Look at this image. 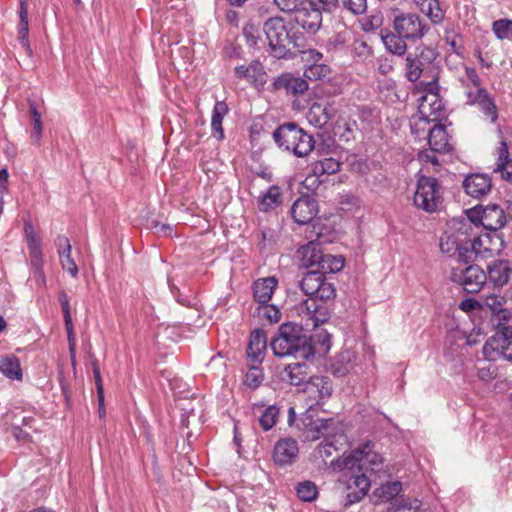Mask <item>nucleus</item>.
I'll use <instances>...</instances> for the list:
<instances>
[{
	"instance_id": "1",
	"label": "nucleus",
	"mask_w": 512,
	"mask_h": 512,
	"mask_svg": "<svg viewBox=\"0 0 512 512\" xmlns=\"http://www.w3.org/2000/svg\"><path fill=\"white\" fill-rule=\"evenodd\" d=\"M300 288L308 298L301 302L299 314L311 320L313 327L325 323L330 318L331 306L336 296L334 286L315 269L304 274Z\"/></svg>"
},
{
	"instance_id": "2",
	"label": "nucleus",
	"mask_w": 512,
	"mask_h": 512,
	"mask_svg": "<svg viewBox=\"0 0 512 512\" xmlns=\"http://www.w3.org/2000/svg\"><path fill=\"white\" fill-rule=\"evenodd\" d=\"M392 28L393 31L382 33L383 43L389 52L402 56L407 51L406 41L421 39L430 26L415 13H402L395 17Z\"/></svg>"
},
{
	"instance_id": "3",
	"label": "nucleus",
	"mask_w": 512,
	"mask_h": 512,
	"mask_svg": "<svg viewBox=\"0 0 512 512\" xmlns=\"http://www.w3.org/2000/svg\"><path fill=\"white\" fill-rule=\"evenodd\" d=\"M270 347L276 357H294L308 360L315 354L312 337L303 333L302 328L287 322L280 325L278 333L271 339Z\"/></svg>"
},
{
	"instance_id": "4",
	"label": "nucleus",
	"mask_w": 512,
	"mask_h": 512,
	"mask_svg": "<svg viewBox=\"0 0 512 512\" xmlns=\"http://www.w3.org/2000/svg\"><path fill=\"white\" fill-rule=\"evenodd\" d=\"M293 29L294 26L291 23H286L283 18L278 16L270 17L264 22L263 32L273 57L285 58L290 52V45L294 48L301 46L302 34Z\"/></svg>"
},
{
	"instance_id": "5",
	"label": "nucleus",
	"mask_w": 512,
	"mask_h": 512,
	"mask_svg": "<svg viewBox=\"0 0 512 512\" xmlns=\"http://www.w3.org/2000/svg\"><path fill=\"white\" fill-rule=\"evenodd\" d=\"M272 137L280 150L292 153L297 158L308 156L315 147L313 136L294 122L278 126Z\"/></svg>"
},
{
	"instance_id": "6",
	"label": "nucleus",
	"mask_w": 512,
	"mask_h": 512,
	"mask_svg": "<svg viewBox=\"0 0 512 512\" xmlns=\"http://www.w3.org/2000/svg\"><path fill=\"white\" fill-rule=\"evenodd\" d=\"M300 422L298 428L303 431L305 440L315 441L322 436L324 437V440L317 447V453L320 457H330L337 450L333 441L330 440L332 436L330 428L334 425L333 419L313 420L311 415L304 414Z\"/></svg>"
},
{
	"instance_id": "7",
	"label": "nucleus",
	"mask_w": 512,
	"mask_h": 512,
	"mask_svg": "<svg viewBox=\"0 0 512 512\" xmlns=\"http://www.w3.org/2000/svg\"><path fill=\"white\" fill-rule=\"evenodd\" d=\"M443 189L435 177L419 175L413 196L415 207L426 213L438 212L443 205Z\"/></svg>"
},
{
	"instance_id": "8",
	"label": "nucleus",
	"mask_w": 512,
	"mask_h": 512,
	"mask_svg": "<svg viewBox=\"0 0 512 512\" xmlns=\"http://www.w3.org/2000/svg\"><path fill=\"white\" fill-rule=\"evenodd\" d=\"M468 220L475 226H483L488 231H499L508 220L504 209L498 204L476 205L465 211Z\"/></svg>"
},
{
	"instance_id": "9",
	"label": "nucleus",
	"mask_w": 512,
	"mask_h": 512,
	"mask_svg": "<svg viewBox=\"0 0 512 512\" xmlns=\"http://www.w3.org/2000/svg\"><path fill=\"white\" fill-rule=\"evenodd\" d=\"M438 53L429 46L417 47L413 53H409L405 59V76L410 82H417L436 60Z\"/></svg>"
},
{
	"instance_id": "10",
	"label": "nucleus",
	"mask_w": 512,
	"mask_h": 512,
	"mask_svg": "<svg viewBox=\"0 0 512 512\" xmlns=\"http://www.w3.org/2000/svg\"><path fill=\"white\" fill-rule=\"evenodd\" d=\"M450 280L460 285L467 293H478L487 284L485 270L479 265L458 266L452 268Z\"/></svg>"
},
{
	"instance_id": "11",
	"label": "nucleus",
	"mask_w": 512,
	"mask_h": 512,
	"mask_svg": "<svg viewBox=\"0 0 512 512\" xmlns=\"http://www.w3.org/2000/svg\"><path fill=\"white\" fill-rule=\"evenodd\" d=\"M374 443L372 441H366L354 449L351 453V457H346L342 460L344 468H353L355 465L359 469H362L367 464H371V470L378 468L382 463V457L374 452Z\"/></svg>"
},
{
	"instance_id": "12",
	"label": "nucleus",
	"mask_w": 512,
	"mask_h": 512,
	"mask_svg": "<svg viewBox=\"0 0 512 512\" xmlns=\"http://www.w3.org/2000/svg\"><path fill=\"white\" fill-rule=\"evenodd\" d=\"M487 285L503 288L512 275V262L508 259H493L486 266Z\"/></svg>"
},
{
	"instance_id": "13",
	"label": "nucleus",
	"mask_w": 512,
	"mask_h": 512,
	"mask_svg": "<svg viewBox=\"0 0 512 512\" xmlns=\"http://www.w3.org/2000/svg\"><path fill=\"white\" fill-rule=\"evenodd\" d=\"M297 25L310 33L319 30L322 24V12L315 0H308L294 16Z\"/></svg>"
},
{
	"instance_id": "14",
	"label": "nucleus",
	"mask_w": 512,
	"mask_h": 512,
	"mask_svg": "<svg viewBox=\"0 0 512 512\" xmlns=\"http://www.w3.org/2000/svg\"><path fill=\"white\" fill-rule=\"evenodd\" d=\"M483 354L489 359L512 361V336L509 334L491 336L483 347Z\"/></svg>"
},
{
	"instance_id": "15",
	"label": "nucleus",
	"mask_w": 512,
	"mask_h": 512,
	"mask_svg": "<svg viewBox=\"0 0 512 512\" xmlns=\"http://www.w3.org/2000/svg\"><path fill=\"white\" fill-rule=\"evenodd\" d=\"M318 212V202L310 196L299 197L294 201L290 209L293 220L300 225L310 223Z\"/></svg>"
},
{
	"instance_id": "16",
	"label": "nucleus",
	"mask_w": 512,
	"mask_h": 512,
	"mask_svg": "<svg viewBox=\"0 0 512 512\" xmlns=\"http://www.w3.org/2000/svg\"><path fill=\"white\" fill-rule=\"evenodd\" d=\"M466 103L468 105H477L479 110L487 117L492 123L498 119V108L493 98L489 95L485 88H478L475 92H466Z\"/></svg>"
},
{
	"instance_id": "17",
	"label": "nucleus",
	"mask_w": 512,
	"mask_h": 512,
	"mask_svg": "<svg viewBox=\"0 0 512 512\" xmlns=\"http://www.w3.org/2000/svg\"><path fill=\"white\" fill-rule=\"evenodd\" d=\"M337 112L338 109L333 102H314L306 114V119L311 125L323 128L336 116Z\"/></svg>"
},
{
	"instance_id": "18",
	"label": "nucleus",
	"mask_w": 512,
	"mask_h": 512,
	"mask_svg": "<svg viewBox=\"0 0 512 512\" xmlns=\"http://www.w3.org/2000/svg\"><path fill=\"white\" fill-rule=\"evenodd\" d=\"M418 114L433 122L440 120L444 114V104L439 93H426L418 98Z\"/></svg>"
},
{
	"instance_id": "19",
	"label": "nucleus",
	"mask_w": 512,
	"mask_h": 512,
	"mask_svg": "<svg viewBox=\"0 0 512 512\" xmlns=\"http://www.w3.org/2000/svg\"><path fill=\"white\" fill-rule=\"evenodd\" d=\"M298 443L291 437L281 438L277 441L273 450V460L279 466H287L294 463L298 457Z\"/></svg>"
},
{
	"instance_id": "20",
	"label": "nucleus",
	"mask_w": 512,
	"mask_h": 512,
	"mask_svg": "<svg viewBox=\"0 0 512 512\" xmlns=\"http://www.w3.org/2000/svg\"><path fill=\"white\" fill-rule=\"evenodd\" d=\"M234 76L239 80H247L253 86L263 87L267 82V74L263 64L259 60H253L248 66L235 67Z\"/></svg>"
},
{
	"instance_id": "21",
	"label": "nucleus",
	"mask_w": 512,
	"mask_h": 512,
	"mask_svg": "<svg viewBox=\"0 0 512 512\" xmlns=\"http://www.w3.org/2000/svg\"><path fill=\"white\" fill-rule=\"evenodd\" d=\"M267 348V336L264 330L255 329L251 332L246 354L248 365H259L262 363Z\"/></svg>"
},
{
	"instance_id": "22",
	"label": "nucleus",
	"mask_w": 512,
	"mask_h": 512,
	"mask_svg": "<svg viewBox=\"0 0 512 512\" xmlns=\"http://www.w3.org/2000/svg\"><path fill=\"white\" fill-rule=\"evenodd\" d=\"M370 486V479L365 473L352 474L347 483V503L352 505L361 501L367 495Z\"/></svg>"
},
{
	"instance_id": "23",
	"label": "nucleus",
	"mask_w": 512,
	"mask_h": 512,
	"mask_svg": "<svg viewBox=\"0 0 512 512\" xmlns=\"http://www.w3.org/2000/svg\"><path fill=\"white\" fill-rule=\"evenodd\" d=\"M463 188L469 196L481 198L491 191L492 181L486 174L475 173L464 179Z\"/></svg>"
},
{
	"instance_id": "24",
	"label": "nucleus",
	"mask_w": 512,
	"mask_h": 512,
	"mask_svg": "<svg viewBox=\"0 0 512 512\" xmlns=\"http://www.w3.org/2000/svg\"><path fill=\"white\" fill-rule=\"evenodd\" d=\"M332 391V382L327 376H312L305 387V392L310 398H315L316 403H319V400L329 398Z\"/></svg>"
},
{
	"instance_id": "25",
	"label": "nucleus",
	"mask_w": 512,
	"mask_h": 512,
	"mask_svg": "<svg viewBox=\"0 0 512 512\" xmlns=\"http://www.w3.org/2000/svg\"><path fill=\"white\" fill-rule=\"evenodd\" d=\"M277 286L278 279L275 276L255 280L252 286L254 300L259 304L268 303Z\"/></svg>"
},
{
	"instance_id": "26",
	"label": "nucleus",
	"mask_w": 512,
	"mask_h": 512,
	"mask_svg": "<svg viewBox=\"0 0 512 512\" xmlns=\"http://www.w3.org/2000/svg\"><path fill=\"white\" fill-rule=\"evenodd\" d=\"M428 144L432 151L447 153L451 150L449 135L442 124H434L428 129Z\"/></svg>"
},
{
	"instance_id": "27",
	"label": "nucleus",
	"mask_w": 512,
	"mask_h": 512,
	"mask_svg": "<svg viewBox=\"0 0 512 512\" xmlns=\"http://www.w3.org/2000/svg\"><path fill=\"white\" fill-rule=\"evenodd\" d=\"M307 80L306 78L283 74L274 81V87L278 90L285 89L287 93L292 95H301L309 88Z\"/></svg>"
},
{
	"instance_id": "28",
	"label": "nucleus",
	"mask_w": 512,
	"mask_h": 512,
	"mask_svg": "<svg viewBox=\"0 0 512 512\" xmlns=\"http://www.w3.org/2000/svg\"><path fill=\"white\" fill-rule=\"evenodd\" d=\"M18 40L28 55L32 54L29 43L28 0H19Z\"/></svg>"
},
{
	"instance_id": "29",
	"label": "nucleus",
	"mask_w": 512,
	"mask_h": 512,
	"mask_svg": "<svg viewBox=\"0 0 512 512\" xmlns=\"http://www.w3.org/2000/svg\"><path fill=\"white\" fill-rule=\"evenodd\" d=\"M497 154L494 172L499 173L503 180L512 183V159L509 156L508 146L505 141H501L500 146L497 148Z\"/></svg>"
},
{
	"instance_id": "30",
	"label": "nucleus",
	"mask_w": 512,
	"mask_h": 512,
	"mask_svg": "<svg viewBox=\"0 0 512 512\" xmlns=\"http://www.w3.org/2000/svg\"><path fill=\"white\" fill-rule=\"evenodd\" d=\"M286 380L294 386H299L309 381V367L305 362H296L285 367Z\"/></svg>"
},
{
	"instance_id": "31",
	"label": "nucleus",
	"mask_w": 512,
	"mask_h": 512,
	"mask_svg": "<svg viewBox=\"0 0 512 512\" xmlns=\"http://www.w3.org/2000/svg\"><path fill=\"white\" fill-rule=\"evenodd\" d=\"M227 113L228 105L224 101H217L214 105L211 117L212 136L217 140H223L225 137L222 122Z\"/></svg>"
},
{
	"instance_id": "32",
	"label": "nucleus",
	"mask_w": 512,
	"mask_h": 512,
	"mask_svg": "<svg viewBox=\"0 0 512 512\" xmlns=\"http://www.w3.org/2000/svg\"><path fill=\"white\" fill-rule=\"evenodd\" d=\"M253 411L254 413L260 412L258 420L260 427L264 431H269L276 425L279 417V408L276 405H270L264 408L262 404H254Z\"/></svg>"
},
{
	"instance_id": "33",
	"label": "nucleus",
	"mask_w": 512,
	"mask_h": 512,
	"mask_svg": "<svg viewBox=\"0 0 512 512\" xmlns=\"http://www.w3.org/2000/svg\"><path fill=\"white\" fill-rule=\"evenodd\" d=\"M402 491V483L400 481H392L382 484L373 492L375 504L386 503L393 500Z\"/></svg>"
},
{
	"instance_id": "34",
	"label": "nucleus",
	"mask_w": 512,
	"mask_h": 512,
	"mask_svg": "<svg viewBox=\"0 0 512 512\" xmlns=\"http://www.w3.org/2000/svg\"><path fill=\"white\" fill-rule=\"evenodd\" d=\"M301 260L306 267H316L318 269L324 253L320 250L319 244L310 241L299 250Z\"/></svg>"
},
{
	"instance_id": "35",
	"label": "nucleus",
	"mask_w": 512,
	"mask_h": 512,
	"mask_svg": "<svg viewBox=\"0 0 512 512\" xmlns=\"http://www.w3.org/2000/svg\"><path fill=\"white\" fill-rule=\"evenodd\" d=\"M282 202V193L280 187L272 185L268 190L259 198V209L267 212L275 209Z\"/></svg>"
},
{
	"instance_id": "36",
	"label": "nucleus",
	"mask_w": 512,
	"mask_h": 512,
	"mask_svg": "<svg viewBox=\"0 0 512 512\" xmlns=\"http://www.w3.org/2000/svg\"><path fill=\"white\" fill-rule=\"evenodd\" d=\"M341 169V163L334 158H324L315 161L311 165L312 174L316 177H322L325 175H333L339 172Z\"/></svg>"
},
{
	"instance_id": "37",
	"label": "nucleus",
	"mask_w": 512,
	"mask_h": 512,
	"mask_svg": "<svg viewBox=\"0 0 512 512\" xmlns=\"http://www.w3.org/2000/svg\"><path fill=\"white\" fill-rule=\"evenodd\" d=\"M491 323L496 329L494 335L509 334L512 336V311L506 309L491 316Z\"/></svg>"
},
{
	"instance_id": "38",
	"label": "nucleus",
	"mask_w": 512,
	"mask_h": 512,
	"mask_svg": "<svg viewBox=\"0 0 512 512\" xmlns=\"http://www.w3.org/2000/svg\"><path fill=\"white\" fill-rule=\"evenodd\" d=\"M464 235H466V231H462V228L456 232H445L440 238L439 246L441 252L455 255L457 247Z\"/></svg>"
},
{
	"instance_id": "39",
	"label": "nucleus",
	"mask_w": 512,
	"mask_h": 512,
	"mask_svg": "<svg viewBox=\"0 0 512 512\" xmlns=\"http://www.w3.org/2000/svg\"><path fill=\"white\" fill-rule=\"evenodd\" d=\"M0 372L10 379L21 380L22 369L19 359L14 356H6L0 359Z\"/></svg>"
},
{
	"instance_id": "40",
	"label": "nucleus",
	"mask_w": 512,
	"mask_h": 512,
	"mask_svg": "<svg viewBox=\"0 0 512 512\" xmlns=\"http://www.w3.org/2000/svg\"><path fill=\"white\" fill-rule=\"evenodd\" d=\"M344 258L331 254H324L317 271L321 272L323 276L326 274H334L341 271L344 267Z\"/></svg>"
},
{
	"instance_id": "41",
	"label": "nucleus",
	"mask_w": 512,
	"mask_h": 512,
	"mask_svg": "<svg viewBox=\"0 0 512 512\" xmlns=\"http://www.w3.org/2000/svg\"><path fill=\"white\" fill-rule=\"evenodd\" d=\"M485 250L488 256L498 254L504 248V240L502 234L498 231H489L482 234Z\"/></svg>"
},
{
	"instance_id": "42",
	"label": "nucleus",
	"mask_w": 512,
	"mask_h": 512,
	"mask_svg": "<svg viewBox=\"0 0 512 512\" xmlns=\"http://www.w3.org/2000/svg\"><path fill=\"white\" fill-rule=\"evenodd\" d=\"M330 74V66L324 63H310L304 70V77L310 81L327 80Z\"/></svg>"
},
{
	"instance_id": "43",
	"label": "nucleus",
	"mask_w": 512,
	"mask_h": 512,
	"mask_svg": "<svg viewBox=\"0 0 512 512\" xmlns=\"http://www.w3.org/2000/svg\"><path fill=\"white\" fill-rule=\"evenodd\" d=\"M297 497L303 502H312L318 497V488L312 481L299 482L296 487Z\"/></svg>"
},
{
	"instance_id": "44",
	"label": "nucleus",
	"mask_w": 512,
	"mask_h": 512,
	"mask_svg": "<svg viewBox=\"0 0 512 512\" xmlns=\"http://www.w3.org/2000/svg\"><path fill=\"white\" fill-rule=\"evenodd\" d=\"M492 32L498 40L512 39V19L501 18L492 22Z\"/></svg>"
},
{
	"instance_id": "45",
	"label": "nucleus",
	"mask_w": 512,
	"mask_h": 512,
	"mask_svg": "<svg viewBox=\"0 0 512 512\" xmlns=\"http://www.w3.org/2000/svg\"><path fill=\"white\" fill-rule=\"evenodd\" d=\"M24 232L29 250V257L43 254L41 240L30 223H25Z\"/></svg>"
},
{
	"instance_id": "46",
	"label": "nucleus",
	"mask_w": 512,
	"mask_h": 512,
	"mask_svg": "<svg viewBox=\"0 0 512 512\" xmlns=\"http://www.w3.org/2000/svg\"><path fill=\"white\" fill-rule=\"evenodd\" d=\"M352 354L349 351L341 352L335 362L332 364V373L335 376L342 377L349 373L352 368L351 365Z\"/></svg>"
},
{
	"instance_id": "47",
	"label": "nucleus",
	"mask_w": 512,
	"mask_h": 512,
	"mask_svg": "<svg viewBox=\"0 0 512 512\" xmlns=\"http://www.w3.org/2000/svg\"><path fill=\"white\" fill-rule=\"evenodd\" d=\"M30 264L33 271V277L38 287H46V276L44 273V259L43 254L30 256Z\"/></svg>"
},
{
	"instance_id": "48",
	"label": "nucleus",
	"mask_w": 512,
	"mask_h": 512,
	"mask_svg": "<svg viewBox=\"0 0 512 512\" xmlns=\"http://www.w3.org/2000/svg\"><path fill=\"white\" fill-rule=\"evenodd\" d=\"M357 124L355 121H337L335 126V135L339 137L341 141L350 142L355 138V130Z\"/></svg>"
},
{
	"instance_id": "49",
	"label": "nucleus",
	"mask_w": 512,
	"mask_h": 512,
	"mask_svg": "<svg viewBox=\"0 0 512 512\" xmlns=\"http://www.w3.org/2000/svg\"><path fill=\"white\" fill-rule=\"evenodd\" d=\"M423 10L433 24H440L444 20L445 14L438 0H430L428 3H423Z\"/></svg>"
},
{
	"instance_id": "50",
	"label": "nucleus",
	"mask_w": 512,
	"mask_h": 512,
	"mask_svg": "<svg viewBox=\"0 0 512 512\" xmlns=\"http://www.w3.org/2000/svg\"><path fill=\"white\" fill-rule=\"evenodd\" d=\"M420 501L415 499L413 501L401 498L393 503L386 512H419Z\"/></svg>"
},
{
	"instance_id": "51",
	"label": "nucleus",
	"mask_w": 512,
	"mask_h": 512,
	"mask_svg": "<svg viewBox=\"0 0 512 512\" xmlns=\"http://www.w3.org/2000/svg\"><path fill=\"white\" fill-rule=\"evenodd\" d=\"M258 314L261 318L267 320L269 323H277L281 319V311L271 304H259Z\"/></svg>"
},
{
	"instance_id": "52",
	"label": "nucleus",
	"mask_w": 512,
	"mask_h": 512,
	"mask_svg": "<svg viewBox=\"0 0 512 512\" xmlns=\"http://www.w3.org/2000/svg\"><path fill=\"white\" fill-rule=\"evenodd\" d=\"M456 254L458 255L459 260L465 265L468 264L470 261H473L476 257V254L472 247H470V242L468 238L461 239Z\"/></svg>"
},
{
	"instance_id": "53",
	"label": "nucleus",
	"mask_w": 512,
	"mask_h": 512,
	"mask_svg": "<svg viewBox=\"0 0 512 512\" xmlns=\"http://www.w3.org/2000/svg\"><path fill=\"white\" fill-rule=\"evenodd\" d=\"M340 7L353 15H362L367 11V0H340Z\"/></svg>"
},
{
	"instance_id": "54",
	"label": "nucleus",
	"mask_w": 512,
	"mask_h": 512,
	"mask_svg": "<svg viewBox=\"0 0 512 512\" xmlns=\"http://www.w3.org/2000/svg\"><path fill=\"white\" fill-rule=\"evenodd\" d=\"M433 122L429 118H424L422 115H419L418 118H414L413 123L411 124V132L418 138H426V133H428V129L431 128L429 125Z\"/></svg>"
},
{
	"instance_id": "55",
	"label": "nucleus",
	"mask_w": 512,
	"mask_h": 512,
	"mask_svg": "<svg viewBox=\"0 0 512 512\" xmlns=\"http://www.w3.org/2000/svg\"><path fill=\"white\" fill-rule=\"evenodd\" d=\"M316 341L312 339V344L315 347V353L325 355L331 348V335L326 332L318 333Z\"/></svg>"
},
{
	"instance_id": "56",
	"label": "nucleus",
	"mask_w": 512,
	"mask_h": 512,
	"mask_svg": "<svg viewBox=\"0 0 512 512\" xmlns=\"http://www.w3.org/2000/svg\"><path fill=\"white\" fill-rule=\"evenodd\" d=\"M308 0H274V4L283 12L293 13L296 16L297 12L302 8L304 3Z\"/></svg>"
},
{
	"instance_id": "57",
	"label": "nucleus",
	"mask_w": 512,
	"mask_h": 512,
	"mask_svg": "<svg viewBox=\"0 0 512 512\" xmlns=\"http://www.w3.org/2000/svg\"><path fill=\"white\" fill-rule=\"evenodd\" d=\"M336 148L337 146L334 138L329 135H321V140L319 142L315 141L314 149L320 154L333 153Z\"/></svg>"
},
{
	"instance_id": "58",
	"label": "nucleus",
	"mask_w": 512,
	"mask_h": 512,
	"mask_svg": "<svg viewBox=\"0 0 512 512\" xmlns=\"http://www.w3.org/2000/svg\"><path fill=\"white\" fill-rule=\"evenodd\" d=\"M257 366L258 365H249L250 369L245 376L246 385L253 389L257 388L262 382V374Z\"/></svg>"
},
{
	"instance_id": "59",
	"label": "nucleus",
	"mask_w": 512,
	"mask_h": 512,
	"mask_svg": "<svg viewBox=\"0 0 512 512\" xmlns=\"http://www.w3.org/2000/svg\"><path fill=\"white\" fill-rule=\"evenodd\" d=\"M460 81L465 87H469V84L478 88L481 87V78L479 77L476 70L472 67H465V75L460 78Z\"/></svg>"
},
{
	"instance_id": "60",
	"label": "nucleus",
	"mask_w": 512,
	"mask_h": 512,
	"mask_svg": "<svg viewBox=\"0 0 512 512\" xmlns=\"http://www.w3.org/2000/svg\"><path fill=\"white\" fill-rule=\"evenodd\" d=\"M504 303V298L497 295H490L485 299V305L491 311V316L506 310L503 307Z\"/></svg>"
},
{
	"instance_id": "61",
	"label": "nucleus",
	"mask_w": 512,
	"mask_h": 512,
	"mask_svg": "<svg viewBox=\"0 0 512 512\" xmlns=\"http://www.w3.org/2000/svg\"><path fill=\"white\" fill-rule=\"evenodd\" d=\"M93 376H94V380H95V384H96V390H97V396H98V402H99V413H100V417H102L105 414L103 381H102L100 371L93 372Z\"/></svg>"
},
{
	"instance_id": "62",
	"label": "nucleus",
	"mask_w": 512,
	"mask_h": 512,
	"mask_svg": "<svg viewBox=\"0 0 512 512\" xmlns=\"http://www.w3.org/2000/svg\"><path fill=\"white\" fill-rule=\"evenodd\" d=\"M59 302L60 306L63 312V318H64V324H69L72 322V317L70 313V303H69V297L67 293L64 290H61L59 292Z\"/></svg>"
},
{
	"instance_id": "63",
	"label": "nucleus",
	"mask_w": 512,
	"mask_h": 512,
	"mask_svg": "<svg viewBox=\"0 0 512 512\" xmlns=\"http://www.w3.org/2000/svg\"><path fill=\"white\" fill-rule=\"evenodd\" d=\"M60 259L62 268L75 277L78 274V267L71 257V252H64L63 257H60Z\"/></svg>"
},
{
	"instance_id": "64",
	"label": "nucleus",
	"mask_w": 512,
	"mask_h": 512,
	"mask_svg": "<svg viewBox=\"0 0 512 512\" xmlns=\"http://www.w3.org/2000/svg\"><path fill=\"white\" fill-rule=\"evenodd\" d=\"M470 247L474 250L476 256L487 257V251L485 250L484 242L482 241V234L468 238Z\"/></svg>"
}]
</instances>
